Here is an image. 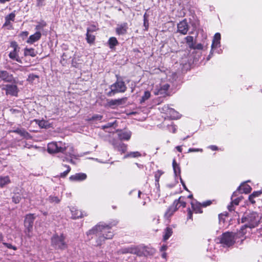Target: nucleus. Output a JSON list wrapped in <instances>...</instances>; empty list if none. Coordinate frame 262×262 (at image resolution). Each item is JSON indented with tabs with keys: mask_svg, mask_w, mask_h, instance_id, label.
<instances>
[{
	"mask_svg": "<svg viewBox=\"0 0 262 262\" xmlns=\"http://www.w3.org/2000/svg\"><path fill=\"white\" fill-rule=\"evenodd\" d=\"M87 235L96 234L98 236L97 245H101L105 239L112 238L114 234L111 231V226L100 223L86 233Z\"/></svg>",
	"mask_w": 262,
	"mask_h": 262,
	"instance_id": "obj_1",
	"label": "nucleus"
},
{
	"mask_svg": "<svg viewBox=\"0 0 262 262\" xmlns=\"http://www.w3.org/2000/svg\"><path fill=\"white\" fill-rule=\"evenodd\" d=\"M260 218L258 214L255 212H252L246 213L241 219V222L245 223L246 226L252 229L257 227L259 222Z\"/></svg>",
	"mask_w": 262,
	"mask_h": 262,
	"instance_id": "obj_2",
	"label": "nucleus"
},
{
	"mask_svg": "<svg viewBox=\"0 0 262 262\" xmlns=\"http://www.w3.org/2000/svg\"><path fill=\"white\" fill-rule=\"evenodd\" d=\"M147 248L142 245L132 246L129 247L124 248L121 250L123 254L131 253L136 254L138 256L146 255L147 252Z\"/></svg>",
	"mask_w": 262,
	"mask_h": 262,
	"instance_id": "obj_3",
	"label": "nucleus"
},
{
	"mask_svg": "<svg viewBox=\"0 0 262 262\" xmlns=\"http://www.w3.org/2000/svg\"><path fill=\"white\" fill-rule=\"evenodd\" d=\"M65 239L66 236L63 234H55L51 238V245L55 249H65L67 248Z\"/></svg>",
	"mask_w": 262,
	"mask_h": 262,
	"instance_id": "obj_4",
	"label": "nucleus"
},
{
	"mask_svg": "<svg viewBox=\"0 0 262 262\" xmlns=\"http://www.w3.org/2000/svg\"><path fill=\"white\" fill-rule=\"evenodd\" d=\"M126 86L122 80H117L114 84L110 86L111 91L107 93V95L112 97L118 93H124L126 90Z\"/></svg>",
	"mask_w": 262,
	"mask_h": 262,
	"instance_id": "obj_5",
	"label": "nucleus"
},
{
	"mask_svg": "<svg viewBox=\"0 0 262 262\" xmlns=\"http://www.w3.org/2000/svg\"><path fill=\"white\" fill-rule=\"evenodd\" d=\"M220 242L224 247L232 246L235 242V234L230 232L223 233L220 237Z\"/></svg>",
	"mask_w": 262,
	"mask_h": 262,
	"instance_id": "obj_6",
	"label": "nucleus"
},
{
	"mask_svg": "<svg viewBox=\"0 0 262 262\" xmlns=\"http://www.w3.org/2000/svg\"><path fill=\"white\" fill-rule=\"evenodd\" d=\"M65 143L61 141L52 142L48 143L47 151L50 154L63 153L65 149Z\"/></svg>",
	"mask_w": 262,
	"mask_h": 262,
	"instance_id": "obj_7",
	"label": "nucleus"
},
{
	"mask_svg": "<svg viewBox=\"0 0 262 262\" xmlns=\"http://www.w3.org/2000/svg\"><path fill=\"white\" fill-rule=\"evenodd\" d=\"M35 219V216L34 214H29L26 215L25 219V226L27 228L26 233L27 236L31 237L32 235L31 232L32 230L34 221Z\"/></svg>",
	"mask_w": 262,
	"mask_h": 262,
	"instance_id": "obj_8",
	"label": "nucleus"
},
{
	"mask_svg": "<svg viewBox=\"0 0 262 262\" xmlns=\"http://www.w3.org/2000/svg\"><path fill=\"white\" fill-rule=\"evenodd\" d=\"M110 143L113 145L115 150L120 152L121 154L126 152L127 145L116 139H113L110 141Z\"/></svg>",
	"mask_w": 262,
	"mask_h": 262,
	"instance_id": "obj_9",
	"label": "nucleus"
},
{
	"mask_svg": "<svg viewBox=\"0 0 262 262\" xmlns=\"http://www.w3.org/2000/svg\"><path fill=\"white\" fill-rule=\"evenodd\" d=\"M65 146L66 148L63 153L64 156H62V157H69L70 158L77 159L80 157L79 155L76 152L72 145H69L65 143Z\"/></svg>",
	"mask_w": 262,
	"mask_h": 262,
	"instance_id": "obj_10",
	"label": "nucleus"
},
{
	"mask_svg": "<svg viewBox=\"0 0 262 262\" xmlns=\"http://www.w3.org/2000/svg\"><path fill=\"white\" fill-rule=\"evenodd\" d=\"M2 89L6 91L7 95L16 96L18 92V88L15 84H6Z\"/></svg>",
	"mask_w": 262,
	"mask_h": 262,
	"instance_id": "obj_11",
	"label": "nucleus"
},
{
	"mask_svg": "<svg viewBox=\"0 0 262 262\" xmlns=\"http://www.w3.org/2000/svg\"><path fill=\"white\" fill-rule=\"evenodd\" d=\"M0 78L6 82H14L15 81L13 75L5 70H0Z\"/></svg>",
	"mask_w": 262,
	"mask_h": 262,
	"instance_id": "obj_12",
	"label": "nucleus"
},
{
	"mask_svg": "<svg viewBox=\"0 0 262 262\" xmlns=\"http://www.w3.org/2000/svg\"><path fill=\"white\" fill-rule=\"evenodd\" d=\"M178 32L183 35L187 33L189 30V26L186 19L180 21L177 25Z\"/></svg>",
	"mask_w": 262,
	"mask_h": 262,
	"instance_id": "obj_13",
	"label": "nucleus"
},
{
	"mask_svg": "<svg viewBox=\"0 0 262 262\" xmlns=\"http://www.w3.org/2000/svg\"><path fill=\"white\" fill-rule=\"evenodd\" d=\"M117 136L120 141L125 140L128 141L131 137L132 132L130 130H117Z\"/></svg>",
	"mask_w": 262,
	"mask_h": 262,
	"instance_id": "obj_14",
	"label": "nucleus"
},
{
	"mask_svg": "<svg viewBox=\"0 0 262 262\" xmlns=\"http://www.w3.org/2000/svg\"><path fill=\"white\" fill-rule=\"evenodd\" d=\"M128 27L127 23L118 24L116 28V33L118 35H123L126 34Z\"/></svg>",
	"mask_w": 262,
	"mask_h": 262,
	"instance_id": "obj_15",
	"label": "nucleus"
},
{
	"mask_svg": "<svg viewBox=\"0 0 262 262\" xmlns=\"http://www.w3.org/2000/svg\"><path fill=\"white\" fill-rule=\"evenodd\" d=\"M169 88V85L168 84H164L162 85L160 89L157 91H155L154 93L156 95H161L165 96L168 95V89Z\"/></svg>",
	"mask_w": 262,
	"mask_h": 262,
	"instance_id": "obj_16",
	"label": "nucleus"
},
{
	"mask_svg": "<svg viewBox=\"0 0 262 262\" xmlns=\"http://www.w3.org/2000/svg\"><path fill=\"white\" fill-rule=\"evenodd\" d=\"M127 98H122L118 99L111 100L108 102V105L112 108H114V106H119L124 104L126 101Z\"/></svg>",
	"mask_w": 262,
	"mask_h": 262,
	"instance_id": "obj_17",
	"label": "nucleus"
},
{
	"mask_svg": "<svg viewBox=\"0 0 262 262\" xmlns=\"http://www.w3.org/2000/svg\"><path fill=\"white\" fill-rule=\"evenodd\" d=\"M178 209V202L174 201L172 205L170 206L165 212V217L167 219L169 218Z\"/></svg>",
	"mask_w": 262,
	"mask_h": 262,
	"instance_id": "obj_18",
	"label": "nucleus"
},
{
	"mask_svg": "<svg viewBox=\"0 0 262 262\" xmlns=\"http://www.w3.org/2000/svg\"><path fill=\"white\" fill-rule=\"evenodd\" d=\"M86 174L84 173H77L72 175L69 179L72 181H81L86 179Z\"/></svg>",
	"mask_w": 262,
	"mask_h": 262,
	"instance_id": "obj_19",
	"label": "nucleus"
},
{
	"mask_svg": "<svg viewBox=\"0 0 262 262\" xmlns=\"http://www.w3.org/2000/svg\"><path fill=\"white\" fill-rule=\"evenodd\" d=\"M221 34L219 33H216L214 36L212 43L211 45V50L220 47Z\"/></svg>",
	"mask_w": 262,
	"mask_h": 262,
	"instance_id": "obj_20",
	"label": "nucleus"
},
{
	"mask_svg": "<svg viewBox=\"0 0 262 262\" xmlns=\"http://www.w3.org/2000/svg\"><path fill=\"white\" fill-rule=\"evenodd\" d=\"M11 132L16 133L27 139H30L32 138V136L30 135V134H29L28 132H27L25 129L23 128H17L12 130Z\"/></svg>",
	"mask_w": 262,
	"mask_h": 262,
	"instance_id": "obj_21",
	"label": "nucleus"
},
{
	"mask_svg": "<svg viewBox=\"0 0 262 262\" xmlns=\"http://www.w3.org/2000/svg\"><path fill=\"white\" fill-rule=\"evenodd\" d=\"M71 211L72 213V217L73 219L82 217L85 215V213L84 214L81 210H79L74 207H72L71 209Z\"/></svg>",
	"mask_w": 262,
	"mask_h": 262,
	"instance_id": "obj_22",
	"label": "nucleus"
},
{
	"mask_svg": "<svg viewBox=\"0 0 262 262\" xmlns=\"http://www.w3.org/2000/svg\"><path fill=\"white\" fill-rule=\"evenodd\" d=\"M41 34L40 32H36L34 34L30 36L27 42L30 44H33L34 42L40 39Z\"/></svg>",
	"mask_w": 262,
	"mask_h": 262,
	"instance_id": "obj_23",
	"label": "nucleus"
},
{
	"mask_svg": "<svg viewBox=\"0 0 262 262\" xmlns=\"http://www.w3.org/2000/svg\"><path fill=\"white\" fill-rule=\"evenodd\" d=\"M191 204L192 209L196 213H202V207L203 206L201 203H199L195 201H193L191 203Z\"/></svg>",
	"mask_w": 262,
	"mask_h": 262,
	"instance_id": "obj_24",
	"label": "nucleus"
},
{
	"mask_svg": "<svg viewBox=\"0 0 262 262\" xmlns=\"http://www.w3.org/2000/svg\"><path fill=\"white\" fill-rule=\"evenodd\" d=\"M19 50H13L11 51L9 54V57L11 59L16 60L19 63H21V60L18 56V52Z\"/></svg>",
	"mask_w": 262,
	"mask_h": 262,
	"instance_id": "obj_25",
	"label": "nucleus"
},
{
	"mask_svg": "<svg viewBox=\"0 0 262 262\" xmlns=\"http://www.w3.org/2000/svg\"><path fill=\"white\" fill-rule=\"evenodd\" d=\"M167 113L170 115L172 119H177L180 118V115L178 112L176 111L174 109L171 108H168Z\"/></svg>",
	"mask_w": 262,
	"mask_h": 262,
	"instance_id": "obj_26",
	"label": "nucleus"
},
{
	"mask_svg": "<svg viewBox=\"0 0 262 262\" xmlns=\"http://www.w3.org/2000/svg\"><path fill=\"white\" fill-rule=\"evenodd\" d=\"M238 189L241 191L242 193H249L251 191V187L247 184H243L239 186Z\"/></svg>",
	"mask_w": 262,
	"mask_h": 262,
	"instance_id": "obj_27",
	"label": "nucleus"
},
{
	"mask_svg": "<svg viewBox=\"0 0 262 262\" xmlns=\"http://www.w3.org/2000/svg\"><path fill=\"white\" fill-rule=\"evenodd\" d=\"M172 167L176 177H179L180 178L181 169L179 165L176 163L175 159L173 160Z\"/></svg>",
	"mask_w": 262,
	"mask_h": 262,
	"instance_id": "obj_28",
	"label": "nucleus"
},
{
	"mask_svg": "<svg viewBox=\"0 0 262 262\" xmlns=\"http://www.w3.org/2000/svg\"><path fill=\"white\" fill-rule=\"evenodd\" d=\"M107 43L109 46V48L111 49H114L115 46L118 45L119 42L116 37H111L109 38L107 41Z\"/></svg>",
	"mask_w": 262,
	"mask_h": 262,
	"instance_id": "obj_29",
	"label": "nucleus"
},
{
	"mask_svg": "<svg viewBox=\"0 0 262 262\" xmlns=\"http://www.w3.org/2000/svg\"><path fill=\"white\" fill-rule=\"evenodd\" d=\"M39 77L38 75L33 74L29 75L27 81L32 83H36L39 82Z\"/></svg>",
	"mask_w": 262,
	"mask_h": 262,
	"instance_id": "obj_30",
	"label": "nucleus"
},
{
	"mask_svg": "<svg viewBox=\"0 0 262 262\" xmlns=\"http://www.w3.org/2000/svg\"><path fill=\"white\" fill-rule=\"evenodd\" d=\"M37 54L36 52L35 51V50L33 48H26L24 49V56H30L31 57H35Z\"/></svg>",
	"mask_w": 262,
	"mask_h": 262,
	"instance_id": "obj_31",
	"label": "nucleus"
},
{
	"mask_svg": "<svg viewBox=\"0 0 262 262\" xmlns=\"http://www.w3.org/2000/svg\"><path fill=\"white\" fill-rule=\"evenodd\" d=\"M172 230L170 227H167L164 232L163 240L164 241L167 240L172 234Z\"/></svg>",
	"mask_w": 262,
	"mask_h": 262,
	"instance_id": "obj_32",
	"label": "nucleus"
},
{
	"mask_svg": "<svg viewBox=\"0 0 262 262\" xmlns=\"http://www.w3.org/2000/svg\"><path fill=\"white\" fill-rule=\"evenodd\" d=\"M10 183V180L8 176H0V187H3Z\"/></svg>",
	"mask_w": 262,
	"mask_h": 262,
	"instance_id": "obj_33",
	"label": "nucleus"
},
{
	"mask_svg": "<svg viewBox=\"0 0 262 262\" xmlns=\"http://www.w3.org/2000/svg\"><path fill=\"white\" fill-rule=\"evenodd\" d=\"M95 40V35L91 34V32L86 31V40L89 44H92L94 42Z\"/></svg>",
	"mask_w": 262,
	"mask_h": 262,
	"instance_id": "obj_34",
	"label": "nucleus"
},
{
	"mask_svg": "<svg viewBox=\"0 0 262 262\" xmlns=\"http://www.w3.org/2000/svg\"><path fill=\"white\" fill-rule=\"evenodd\" d=\"M185 40L187 44L191 49H195L194 45L193 43V37L191 36H188L185 37Z\"/></svg>",
	"mask_w": 262,
	"mask_h": 262,
	"instance_id": "obj_35",
	"label": "nucleus"
},
{
	"mask_svg": "<svg viewBox=\"0 0 262 262\" xmlns=\"http://www.w3.org/2000/svg\"><path fill=\"white\" fill-rule=\"evenodd\" d=\"M141 156V154L138 151H133L130 152L125 155L123 157L124 159H126L129 157H132V158H136L139 157Z\"/></svg>",
	"mask_w": 262,
	"mask_h": 262,
	"instance_id": "obj_36",
	"label": "nucleus"
},
{
	"mask_svg": "<svg viewBox=\"0 0 262 262\" xmlns=\"http://www.w3.org/2000/svg\"><path fill=\"white\" fill-rule=\"evenodd\" d=\"M150 97V93L148 91H146L144 92V95L142 96L140 100V103H142L146 100L148 99Z\"/></svg>",
	"mask_w": 262,
	"mask_h": 262,
	"instance_id": "obj_37",
	"label": "nucleus"
},
{
	"mask_svg": "<svg viewBox=\"0 0 262 262\" xmlns=\"http://www.w3.org/2000/svg\"><path fill=\"white\" fill-rule=\"evenodd\" d=\"M236 193H237V191H235L233 193L232 196H231V200H232L231 203H232V204H233L235 205H238L240 201L241 200V199L240 198H237L236 199L233 200V197L236 196Z\"/></svg>",
	"mask_w": 262,
	"mask_h": 262,
	"instance_id": "obj_38",
	"label": "nucleus"
},
{
	"mask_svg": "<svg viewBox=\"0 0 262 262\" xmlns=\"http://www.w3.org/2000/svg\"><path fill=\"white\" fill-rule=\"evenodd\" d=\"M48 200L50 203H58L60 202V199L55 196H52L50 195L48 199Z\"/></svg>",
	"mask_w": 262,
	"mask_h": 262,
	"instance_id": "obj_39",
	"label": "nucleus"
},
{
	"mask_svg": "<svg viewBox=\"0 0 262 262\" xmlns=\"http://www.w3.org/2000/svg\"><path fill=\"white\" fill-rule=\"evenodd\" d=\"M248 228V226H246L245 225L242 226L240 230L238 231V235L240 236H243L247 233L246 229Z\"/></svg>",
	"mask_w": 262,
	"mask_h": 262,
	"instance_id": "obj_40",
	"label": "nucleus"
},
{
	"mask_svg": "<svg viewBox=\"0 0 262 262\" xmlns=\"http://www.w3.org/2000/svg\"><path fill=\"white\" fill-rule=\"evenodd\" d=\"M163 172L161 170H158L157 172H156L155 174V181L156 182V184H157L159 185V181L160 177L163 174Z\"/></svg>",
	"mask_w": 262,
	"mask_h": 262,
	"instance_id": "obj_41",
	"label": "nucleus"
},
{
	"mask_svg": "<svg viewBox=\"0 0 262 262\" xmlns=\"http://www.w3.org/2000/svg\"><path fill=\"white\" fill-rule=\"evenodd\" d=\"M63 166L67 168V170L63 172L60 173V177L61 178L66 177L71 170V167L70 166L67 165H64Z\"/></svg>",
	"mask_w": 262,
	"mask_h": 262,
	"instance_id": "obj_42",
	"label": "nucleus"
},
{
	"mask_svg": "<svg viewBox=\"0 0 262 262\" xmlns=\"http://www.w3.org/2000/svg\"><path fill=\"white\" fill-rule=\"evenodd\" d=\"M103 118V116L100 115L96 114L92 117V118L89 119V121H100Z\"/></svg>",
	"mask_w": 262,
	"mask_h": 262,
	"instance_id": "obj_43",
	"label": "nucleus"
},
{
	"mask_svg": "<svg viewBox=\"0 0 262 262\" xmlns=\"http://www.w3.org/2000/svg\"><path fill=\"white\" fill-rule=\"evenodd\" d=\"M167 127L169 132H172V133H176L177 128L176 126L172 123H171L170 124H167Z\"/></svg>",
	"mask_w": 262,
	"mask_h": 262,
	"instance_id": "obj_44",
	"label": "nucleus"
},
{
	"mask_svg": "<svg viewBox=\"0 0 262 262\" xmlns=\"http://www.w3.org/2000/svg\"><path fill=\"white\" fill-rule=\"evenodd\" d=\"M15 14L14 12H12L10 13L9 15H7L5 17V19H7V20L9 21H14L15 19Z\"/></svg>",
	"mask_w": 262,
	"mask_h": 262,
	"instance_id": "obj_45",
	"label": "nucleus"
},
{
	"mask_svg": "<svg viewBox=\"0 0 262 262\" xmlns=\"http://www.w3.org/2000/svg\"><path fill=\"white\" fill-rule=\"evenodd\" d=\"M184 197L180 196L178 200H175L174 201H177L178 202V205L180 204L183 207H186V202L183 200Z\"/></svg>",
	"mask_w": 262,
	"mask_h": 262,
	"instance_id": "obj_46",
	"label": "nucleus"
},
{
	"mask_svg": "<svg viewBox=\"0 0 262 262\" xmlns=\"http://www.w3.org/2000/svg\"><path fill=\"white\" fill-rule=\"evenodd\" d=\"M10 47L13 49V50H19V48L16 41H12L10 43Z\"/></svg>",
	"mask_w": 262,
	"mask_h": 262,
	"instance_id": "obj_47",
	"label": "nucleus"
},
{
	"mask_svg": "<svg viewBox=\"0 0 262 262\" xmlns=\"http://www.w3.org/2000/svg\"><path fill=\"white\" fill-rule=\"evenodd\" d=\"M21 200V197L18 195H15L12 197V201L15 204L19 203Z\"/></svg>",
	"mask_w": 262,
	"mask_h": 262,
	"instance_id": "obj_48",
	"label": "nucleus"
},
{
	"mask_svg": "<svg viewBox=\"0 0 262 262\" xmlns=\"http://www.w3.org/2000/svg\"><path fill=\"white\" fill-rule=\"evenodd\" d=\"M38 122V125L41 127L44 128L47 126V122L45 121V120H38L37 121Z\"/></svg>",
	"mask_w": 262,
	"mask_h": 262,
	"instance_id": "obj_49",
	"label": "nucleus"
},
{
	"mask_svg": "<svg viewBox=\"0 0 262 262\" xmlns=\"http://www.w3.org/2000/svg\"><path fill=\"white\" fill-rule=\"evenodd\" d=\"M97 30L96 26L95 25H91L90 27H88L87 28L86 31L88 32L92 33L94 31H96Z\"/></svg>",
	"mask_w": 262,
	"mask_h": 262,
	"instance_id": "obj_50",
	"label": "nucleus"
},
{
	"mask_svg": "<svg viewBox=\"0 0 262 262\" xmlns=\"http://www.w3.org/2000/svg\"><path fill=\"white\" fill-rule=\"evenodd\" d=\"M261 193H262V191H254L251 195L250 198H256Z\"/></svg>",
	"mask_w": 262,
	"mask_h": 262,
	"instance_id": "obj_51",
	"label": "nucleus"
},
{
	"mask_svg": "<svg viewBox=\"0 0 262 262\" xmlns=\"http://www.w3.org/2000/svg\"><path fill=\"white\" fill-rule=\"evenodd\" d=\"M3 244L9 249H11L14 250H16L17 249V248L15 246H14L10 244L7 243H3Z\"/></svg>",
	"mask_w": 262,
	"mask_h": 262,
	"instance_id": "obj_52",
	"label": "nucleus"
},
{
	"mask_svg": "<svg viewBox=\"0 0 262 262\" xmlns=\"http://www.w3.org/2000/svg\"><path fill=\"white\" fill-rule=\"evenodd\" d=\"M202 152L203 151V149L202 148H190L189 149H188V152Z\"/></svg>",
	"mask_w": 262,
	"mask_h": 262,
	"instance_id": "obj_53",
	"label": "nucleus"
},
{
	"mask_svg": "<svg viewBox=\"0 0 262 262\" xmlns=\"http://www.w3.org/2000/svg\"><path fill=\"white\" fill-rule=\"evenodd\" d=\"M62 158L63 161H67L69 162L72 164H74V162L72 160V158H68V157H61Z\"/></svg>",
	"mask_w": 262,
	"mask_h": 262,
	"instance_id": "obj_54",
	"label": "nucleus"
},
{
	"mask_svg": "<svg viewBox=\"0 0 262 262\" xmlns=\"http://www.w3.org/2000/svg\"><path fill=\"white\" fill-rule=\"evenodd\" d=\"M9 27V28H11L12 25L10 23V21L7 20V19H5V22L4 24L3 25V27Z\"/></svg>",
	"mask_w": 262,
	"mask_h": 262,
	"instance_id": "obj_55",
	"label": "nucleus"
},
{
	"mask_svg": "<svg viewBox=\"0 0 262 262\" xmlns=\"http://www.w3.org/2000/svg\"><path fill=\"white\" fill-rule=\"evenodd\" d=\"M211 204V202L210 201H207L206 202H204L201 204L202 205L203 207H207V206L210 205Z\"/></svg>",
	"mask_w": 262,
	"mask_h": 262,
	"instance_id": "obj_56",
	"label": "nucleus"
},
{
	"mask_svg": "<svg viewBox=\"0 0 262 262\" xmlns=\"http://www.w3.org/2000/svg\"><path fill=\"white\" fill-rule=\"evenodd\" d=\"M144 26L145 27V30H147L148 26V23L147 19L145 18V16H144Z\"/></svg>",
	"mask_w": 262,
	"mask_h": 262,
	"instance_id": "obj_57",
	"label": "nucleus"
},
{
	"mask_svg": "<svg viewBox=\"0 0 262 262\" xmlns=\"http://www.w3.org/2000/svg\"><path fill=\"white\" fill-rule=\"evenodd\" d=\"M228 209L230 211L234 210V206L233 204H232V203L231 202L230 204L228 206Z\"/></svg>",
	"mask_w": 262,
	"mask_h": 262,
	"instance_id": "obj_58",
	"label": "nucleus"
},
{
	"mask_svg": "<svg viewBox=\"0 0 262 262\" xmlns=\"http://www.w3.org/2000/svg\"><path fill=\"white\" fill-rule=\"evenodd\" d=\"M62 57H63V59H64V58L66 59L70 58L71 57V56L70 55H69L68 52L64 53L63 54Z\"/></svg>",
	"mask_w": 262,
	"mask_h": 262,
	"instance_id": "obj_59",
	"label": "nucleus"
},
{
	"mask_svg": "<svg viewBox=\"0 0 262 262\" xmlns=\"http://www.w3.org/2000/svg\"><path fill=\"white\" fill-rule=\"evenodd\" d=\"M188 218L191 219L192 217V213L189 208L188 209Z\"/></svg>",
	"mask_w": 262,
	"mask_h": 262,
	"instance_id": "obj_60",
	"label": "nucleus"
},
{
	"mask_svg": "<svg viewBox=\"0 0 262 262\" xmlns=\"http://www.w3.org/2000/svg\"><path fill=\"white\" fill-rule=\"evenodd\" d=\"M37 1V5L38 6H41L43 5V2L44 0H36Z\"/></svg>",
	"mask_w": 262,
	"mask_h": 262,
	"instance_id": "obj_61",
	"label": "nucleus"
},
{
	"mask_svg": "<svg viewBox=\"0 0 262 262\" xmlns=\"http://www.w3.org/2000/svg\"><path fill=\"white\" fill-rule=\"evenodd\" d=\"M180 181H181V183L182 184V185H183L184 188L186 190H188L185 184V183L183 181V180H182V179L181 178V177H180Z\"/></svg>",
	"mask_w": 262,
	"mask_h": 262,
	"instance_id": "obj_62",
	"label": "nucleus"
},
{
	"mask_svg": "<svg viewBox=\"0 0 262 262\" xmlns=\"http://www.w3.org/2000/svg\"><path fill=\"white\" fill-rule=\"evenodd\" d=\"M28 34H29L28 32L24 31L21 33L20 36H21L23 37H27L28 35Z\"/></svg>",
	"mask_w": 262,
	"mask_h": 262,
	"instance_id": "obj_63",
	"label": "nucleus"
},
{
	"mask_svg": "<svg viewBox=\"0 0 262 262\" xmlns=\"http://www.w3.org/2000/svg\"><path fill=\"white\" fill-rule=\"evenodd\" d=\"M209 148L212 150H216L218 148L215 145H210L209 146Z\"/></svg>",
	"mask_w": 262,
	"mask_h": 262,
	"instance_id": "obj_64",
	"label": "nucleus"
}]
</instances>
